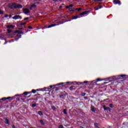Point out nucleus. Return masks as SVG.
<instances>
[{
    "instance_id": "obj_39",
    "label": "nucleus",
    "mask_w": 128,
    "mask_h": 128,
    "mask_svg": "<svg viewBox=\"0 0 128 128\" xmlns=\"http://www.w3.org/2000/svg\"><path fill=\"white\" fill-rule=\"evenodd\" d=\"M52 86H50V88H52Z\"/></svg>"
},
{
    "instance_id": "obj_41",
    "label": "nucleus",
    "mask_w": 128,
    "mask_h": 128,
    "mask_svg": "<svg viewBox=\"0 0 128 128\" xmlns=\"http://www.w3.org/2000/svg\"><path fill=\"white\" fill-rule=\"evenodd\" d=\"M54 0V2H56V1H58V0Z\"/></svg>"
},
{
    "instance_id": "obj_13",
    "label": "nucleus",
    "mask_w": 128,
    "mask_h": 128,
    "mask_svg": "<svg viewBox=\"0 0 128 128\" xmlns=\"http://www.w3.org/2000/svg\"><path fill=\"white\" fill-rule=\"evenodd\" d=\"M6 28H14V26L12 25H7L6 26Z\"/></svg>"
},
{
    "instance_id": "obj_46",
    "label": "nucleus",
    "mask_w": 128,
    "mask_h": 128,
    "mask_svg": "<svg viewBox=\"0 0 128 128\" xmlns=\"http://www.w3.org/2000/svg\"><path fill=\"white\" fill-rule=\"evenodd\" d=\"M22 100H24V99L22 98Z\"/></svg>"
},
{
    "instance_id": "obj_17",
    "label": "nucleus",
    "mask_w": 128,
    "mask_h": 128,
    "mask_svg": "<svg viewBox=\"0 0 128 128\" xmlns=\"http://www.w3.org/2000/svg\"><path fill=\"white\" fill-rule=\"evenodd\" d=\"M38 114H40V116H42V111H38Z\"/></svg>"
},
{
    "instance_id": "obj_25",
    "label": "nucleus",
    "mask_w": 128,
    "mask_h": 128,
    "mask_svg": "<svg viewBox=\"0 0 128 128\" xmlns=\"http://www.w3.org/2000/svg\"><path fill=\"white\" fill-rule=\"evenodd\" d=\"M70 90H74V86H71L70 88Z\"/></svg>"
},
{
    "instance_id": "obj_29",
    "label": "nucleus",
    "mask_w": 128,
    "mask_h": 128,
    "mask_svg": "<svg viewBox=\"0 0 128 128\" xmlns=\"http://www.w3.org/2000/svg\"><path fill=\"white\" fill-rule=\"evenodd\" d=\"M28 28H30V30H32V27L30 26H28Z\"/></svg>"
},
{
    "instance_id": "obj_28",
    "label": "nucleus",
    "mask_w": 128,
    "mask_h": 128,
    "mask_svg": "<svg viewBox=\"0 0 128 128\" xmlns=\"http://www.w3.org/2000/svg\"><path fill=\"white\" fill-rule=\"evenodd\" d=\"M88 84V81H84V82H82V84Z\"/></svg>"
},
{
    "instance_id": "obj_38",
    "label": "nucleus",
    "mask_w": 128,
    "mask_h": 128,
    "mask_svg": "<svg viewBox=\"0 0 128 128\" xmlns=\"http://www.w3.org/2000/svg\"><path fill=\"white\" fill-rule=\"evenodd\" d=\"M12 128H16V126H14V125H13V126H12Z\"/></svg>"
},
{
    "instance_id": "obj_1",
    "label": "nucleus",
    "mask_w": 128,
    "mask_h": 128,
    "mask_svg": "<svg viewBox=\"0 0 128 128\" xmlns=\"http://www.w3.org/2000/svg\"><path fill=\"white\" fill-rule=\"evenodd\" d=\"M9 8H22V4H17L16 3H10L9 4Z\"/></svg>"
},
{
    "instance_id": "obj_42",
    "label": "nucleus",
    "mask_w": 128,
    "mask_h": 128,
    "mask_svg": "<svg viewBox=\"0 0 128 128\" xmlns=\"http://www.w3.org/2000/svg\"><path fill=\"white\" fill-rule=\"evenodd\" d=\"M98 10V8H96V10Z\"/></svg>"
},
{
    "instance_id": "obj_14",
    "label": "nucleus",
    "mask_w": 128,
    "mask_h": 128,
    "mask_svg": "<svg viewBox=\"0 0 128 128\" xmlns=\"http://www.w3.org/2000/svg\"><path fill=\"white\" fill-rule=\"evenodd\" d=\"M68 110H66V109H64L63 110V112L64 114H68Z\"/></svg>"
},
{
    "instance_id": "obj_23",
    "label": "nucleus",
    "mask_w": 128,
    "mask_h": 128,
    "mask_svg": "<svg viewBox=\"0 0 128 128\" xmlns=\"http://www.w3.org/2000/svg\"><path fill=\"white\" fill-rule=\"evenodd\" d=\"M0 14H4V11L0 10Z\"/></svg>"
},
{
    "instance_id": "obj_30",
    "label": "nucleus",
    "mask_w": 128,
    "mask_h": 128,
    "mask_svg": "<svg viewBox=\"0 0 128 128\" xmlns=\"http://www.w3.org/2000/svg\"><path fill=\"white\" fill-rule=\"evenodd\" d=\"M110 108H113L114 106H112V104H110Z\"/></svg>"
},
{
    "instance_id": "obj_37",
    "label": "nucleus",
    "mask_w": 128,
    "mask_h": 128,
    "mask_svg": "<svg viewBox=\"0 0 128 128\" xmlns=\"http://www.w3.org/2000/svg\"><path fill=\"white\" fill-rule=\"evenodd\" d=\"M5 18H8V16L6 15V14H5Z\"/></svg>"
},
{
    "instance_id": "obj_8",
    "label": "nucleus",
    "mask_w": 128,
    "mask_h": 128,
    "mask_svg": "<svg viewBox=\"0 0 128 128\" xmlns=\"http://www.w3.org/2000/svg\"><path fill=\"white\" fill-rule=\"evenodd\" d=\"M10 97H8V98H3L1 99V100H10Z\"/></svg>"
},
{
    "instance_id": "obj_47",
    "label": "nucleus",
    "mask_w": 128,
    "mask_h": 128,
    "mask_svg": "<svg viewBox=\"0 0 128 128\" xmlns=\"http://www.w3.org/2000/svg\"><path fill=\"white\" fill-rule=\"evenodd\" d=\"M81 128H82V127Z\"/></svg>"
},
{
    "instance_id": "obj_9",
    "label": "nucleus",
    "mask_w": 128,
    "mask_h": 128,
    "mask_svg": "<svg viewBox=\"0 0 128 128\" xmlns=\"http://www.w3.org/2000/svg\"><path fill=\"white\" fill-rule=\"evenodd\" d=\"M4 122H5V124H10V122H8V120L7 118L4 119Z\"/></svg>"
},
{
    "instance_id": "obj_26",
    "label": "nucleus",
    "mask_w": 128,
    "mask_h": 128,
    "mask_svg": "<svg viewBox=\"0 0 128 128\" xmlns=\"http://www.w3.org/2000/svg\"><path fill=\"white\" fill-rule=\"evenodd\" d=\"M32 92H33V94H36V90H32Z\"/></svg>"
},
{
    "instance_id": "obj_10",
    "label": "nucleus",
    "mask_w": 128,
    "mask_h": 128,
    "mask_svg": "<svg viewBox=\"0 0 128 128\" xmlns=\"http://www.w3.org/2000/svg\"><path fill=\"white\" fill-rule=\"evenodd\" d=\"M64 82H60L59 84H57L56 85L54 86H62L64 84Z\"/></svg>"
},
{
    "instance_id": "obj_20",
    "label": "nucleus",
    "mask_w": 128,
    "mask_h": 128,
    "mask_svg": "<svg viewBox=\"0 0 128 128\" xmlns=\"http://www.w3.org/2000/svg\"><path fill=\"white\" fill-rule=\"evenodd\" d=\"M32 108H36V104H32Z\"/></svg>"
},
{
    "instance_id": "obj_6",
    "label": "nucleus",
    "mask_w": 128,
    "mask_h": 128,
    "mask_svg": "<svg viewBox=\"0 0 128 128\" xmlns=\"http://www.w3.org/2000/svg\"><path fill=\"white\" fill-rule=\"evenodd\" d=\"M114 4H120V1L118 0H116L114 1Z\"/></svg>"
},
{
    "instance_id": "obj_5",
    "label": "nucleus",
    "mask_w": 128,
    "mask_h": 128,
    "mask_svg": "<svg viewBox=\"0 0 128 128\" xmlns=\"http://www.w3.org/2000/svg\"><path fill=\"white\" fill-rule=\"evenodd\" d=\"M88 14V11H85L82 13H80V16H84V14Z\"/></svg>"
},
{
    "instance_id": "obj_24",
    "label": "nucleus",
    "mask_w": 128,
    "mask_h": 128,
    "mask_svg": "<svg viewBox=\"0 0 128 128\" xmlns=\"http://www.w3.org/2000/svg\"><path fill=\"white\" fill-rule=\"evenodd\" d=\"M28 92H24V94L25 96H28Z\"/></svg>"
},
{
    "instance_id": "obj_32",
    "label": "nucleus",
    "mask_w": 128,
    "mask_h": 128,
    "mask_svg": "<svg viewBox=\"0 0 128 128\" xmlns=\"http://www.w3.org/2000/svg\"><path fill=\"white\" fill-rule=\"evenodd\" d=\"M28 20V18H24V20Z\"/></svg>"
},
{
    "instance_id": "obj_16",
    "label": "nucleus",
    "mask_w": 128,
    "mask_h": 128,
    "mask_svg": "<svg viewBox=\"0 0 128 128\" xmlns=\"http://www.w3.org/2000/svg\"><path fill=\"white\" fill-rule=\"evenodd\" d=\"M40 122L42 124V126H44V120H40Z\"/></svg>"
},
{
    "instance_id": "obj_45",
    "label": "nucleus",
    "mask_w": 128,
    "mask_h": 128,
    "mask_svg": "<svg viewBox=\"0 0 128 128\" xmlns=\"http://www.w3.org/2000/svg\"><path fill=\"white\" fill-rule=\"evenodd\" d=\"M20 30H22V28H20Z\"/></svg>"
},
{
    "instance_id": "obj_31",
    "label": "nucleus",
    "mask_w": 128,
    "mask_h": 128,
    "mask_svg": "<svg viewBox=\"0 0 128 128\" xmlns=\"http://www.w3.org/2000/svg\"><path fill=\"white\" fill-rule=\"evenodd\" d=\"M102 0H94V2H100Z\"/></svg>"
},
{
    "instance_id": "obj_15",
    "label": "nucleus",
    "mask_w": 128,
    "mask_h": 128,
    "mask_svg": "<svg viewBox=\"0 0 128 128\" xmlns=\"http://www.w3.org/2000/svg\"><path fill=\"white\" fill-rule=\"evenodd\" d=\"M56 26V24H52L49 26H48V28H52V26Z\"/></svg>"
},
{
    "instance_id": "obj_2",
    "label": "nucleus",
    "mask_w": 128,
    "mask_h": 128,
    "mask_svg": "<svg viewBox=\"0 0 128 128\" xmlns=\"http://www.w3.org/2000/svg\"><path fill=\"white\" fill-rule=\"evenodd\" d=\"M39 4H40V2H35L34 4L31 5L30 10H32L33 8H36V6H38Z\"/></svg>"
},
{
    "instance_id": "obj_22",
    "label": "nucleus",
    "mask_w": 128,
    "mask_h": 128,
    "mask_svg": "<svg viewBox=\"0 0 128 128\" xmlns=\"http://www.w3.org/2000/svg\"><path fill=\"white\" fill-rule=\"evenodd\" d=\"M68 8L70 12H74V10H72V8Z\"/></svg>"
},
{
    "instance_id": "obj_4",
    "label": "nucleus",
    "mask_w": 128,
    "mask_h": 128,
    "mask_svg": "<svg viewBox=\"0 0 128 128\" xmlns=\"http://www.w3.org/2000/svg\"><path fill=\"white\" fill-rule=\"evenodd\" d=\"M12 18L13 20H18V18H22L19 15H16L12 17Z\"/></svg>"
},
{
    "instance_id": "obj_35",
    "label": "nucleus",
    "mask_w": 128,
    "mask_h": 128,
    "mask_svg": "<svg viewBox=\"0 0 128 128\" xmlns=\"http://www.w3.org/2000/svg\"><path fill=\"white\" fill-rule=\"evenodd\" d=\"M34 0V2H38V0L39 2H40V0Z\"/></svg>"
},
{
    "instance_id": "obj_7",
    "label": "nucleus",
    "mask_w": 128,
    "mask_h": 128,
    "mask_svg": "<svg viewBox=\"0 0 128 128\" xmlns=\"http://www.w3.org/2000/svg\"><path fill=\"white\" fill-rule=\"evenodd\" d=\"M103 108L105 110H110L109 107H106L105 106H103Z\"/></svg>"
},
{
    "instance_id": "obj_33",
    "label": "nucleus",
    "mask_w": 128,
    "mask_h": 128,
    "mask_svg": "<svg viewBox=\"0 0 128 128\" xmlns=\"http://www.w3.org/2000/svg\"><path fill=\"white\" fill-rule=\"evenodd\" d=\"M26 24V22L22 23L21 26H24Z\"/></svg>"
},
{
    "instance_id": "obj_44",
    "label": "nucleus",
    "mask_w": 128,
    "mask_h": 128,
    "mask_svg": "<svg viewBox=\"0 0 128 128\" xmlns=\"http://www.w3.org/2000/svg\"><path fill=\"white\" fill-rule=\"evenodd\" d=\"M60 8H62V6H60Z\"/></svg>"
},
{
    "instance_id": "obj_43",
    "label": "nucleus",
    "mask_w": 128,
    "mask_h": 128,
    "mask_svg": "<svg viewBox=\"0 0 128 128\" xmlns=\"http://www.w3.org/2000/svg\"><path fill=\"white\" fill-rule=\"evenodd\" d=\"M83 96H86V93H84V94H83Z\"/></svg>"
},
{
    "instance_id": "obj_11",
    "label": "nucleus",
    "mask_w": 128,
    "mask_h": 128,
    "mask_svg": "<svg viewBox=\"0 0 128 128\" xmlns=\"http://www.w3.org/2000/svg\"><path fill=\"white\" fill-rule=\"evenodd\" d=\"M72 6H74V4H70L69 6H66V8H72Z\"/></svg>"
},
{
    "instance_id": "obj_27",
    "label": "nucleus",
    "mask_w": 128,
    "mask_h": 128,
    "mask_svg": "<svg viewBox=\"0 0 128 128\" xmlns=\"http://www.w3.org/2000/svg\"><path fill=\"white\" fill-rule=\"evenodd\" d=\"M52 110H55L56 107H54V106H52Z\"/></svg>"
},
{
    "instance_id": "obj_18",
    "label": "nucleus",
    "mask_w": 128,
    "mask_h": 128,
    "mask_svg": "<svg viewBox=\"0 0 128 128\" xmlns=\"http://www.w3.org/2000/svg\"><path fill=\"white\" fill-rule=\"evenodd\" d=\"M82 8H76V10H78V12H80V10H82Z\"/></svg>"
},
{
    "instance_id": "obj_19",
    "label": "nucleus",
    "mask_w": 128,
    "mask_h": 128,
    "mask_svg": "<svg viewBox=\"0 0 128 128\" xmlns=\"http://www.w3.org/2000/svg\"><path fill=\"white\" fill-rule=\"evenodd\" d=\"M76 18H78V16H74L72 20H76Z\"/></svg>"
},
{
    "instance_id": "obj_12",
    "label": "nucleus",
    "mask_w": 128,
    "mask_h": 128,
    "mask_svg": "<svg viewBox=\"0 0 128 128\" xmlns=\"http://www.w3.org/2000/svg\"><path fill=\"white\" fill-rule=\"evenodd\" d=\"M90 110L92 112H96V108H94V106H91Z\"/></svg>"
},
{
    "instance_id": "obj_36",
    "label": "nucleus",
    "mask_w": 128,
    "mask_h": 128,
    "mask_svg": "<svg viewBox=\"0 0 128 128\" xmlns=\"http://www.w3.org/2000/svg\"><path fill=\"white\" fill-rule=\"evenodd\" d=\"M100 78H98V79H97V81H98V82H100Z\"/></svg>"
},
{
    "instance_id": "obj_34",
    "label": "nucleus",
    "mask_w": 128,
    "mask_h": 128,
    "mask_svg": "<svg viewBox=\"0 0 128 128\" xmlns=\"http://www.w3.org/2000/svg\"><path fill=\"white\" fill-rule=\"evenodd\" d=\"M59 128H64V126H62V125H60V126H59Z\"/></svg>"
},
{
    "instance_id": "obj_21",
    "label": "nucleus",
    "mask_w": 128,
    "mask_h": 128,
    "mask_svg": "<svg viewBox=\"0 0 128 128\" xmlns=\"http://www.w3.org/2000/svg\"><path fill=\"white\" fill-rule=\"evenodd\" d=\"M16 32H18V34H24L20 30V31H16Z\"/></svg>"
},
{
    "instance_id": "obj_40",
    "label": "nucleus",
    "mask_w": 128,
    "mask_h": 128,
    "mask_svg": "<svg viewBox=\"0 0 128 128\" xmlns=\"http://www.w3.org/2000/svg\"><path fill=\"white\" fill-rule=\"evenodd\" d=\"M126 75H121V76H125Z\"/></svg>"
},
{
    "instance_id": "obj_3",
    "label": "nucleus",
    "mask_w": 128,
    "mask_h": 128,
    "mask_svg": "<svg viewBox=\"0 0 128 128\" xmlns=\"http://www.w3.org/2000/svg\"><path fill=\"white\" fill-rule=\"evenodd\" d=\"M23 12L24 14H29L30 12V10L28 9V8H24L23 10Z\"/></svg>"
}]
</instances>
